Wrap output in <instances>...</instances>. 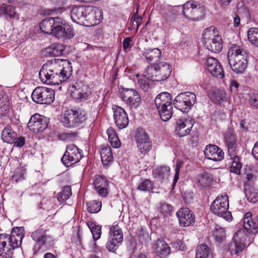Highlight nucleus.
I'll list each match as a JSON object with an SVG mask.
<instances>
[{
  "label": "nucleus",
  "instance_id": "10",
  "mask_svg": "<svg viewBox=\"0 0 258 258\" xmlns=\"http://www.w3.org/2000/svg\"><path fill=\"white\" fill-rule=\"evenodd\" d=\"M182 14L189 20L199 21L205 16V8L195 2L188 1L182 6Z\"/></svg>",
  "mask_w": 258,
  "mask_h": 258
},
{
  "label": "nucleus",
  "instance_id": "27",
  "mask_svg": "<svg viewBox=\"0 0 258 258\" xmlns=\"http://www.w3.org/2000/svg\"><path fill=\"white\" fill-rule=\"evenodd\" d=\"M224 139L228 153L237 152V140L234 130L228 128L224 134Z\"/></svg>",
  "mask_w": 258,
  "mask_h": 258
},
{
  "label": "nucleus",
  "instance_id": "6",
  "mask_svg": "<svg viewBox=\"0 0 258 258\" xmlns=\"http://www.w3.org/2000/svg\"><path fill=\"white\" fill-rule=\"evenodd\" d=\"M155 103L161 119L169 120L172 116V98L170 93L162 92L156 97Z\"/></svg>",
  "mask_w": 258,
  "mask_h": 258
},
{
  "label": "nucleus",
  "instance_id": "34",
  "mask_svg": "<svg viewBox=\"0 0 258 258\" xmlns=\"http://www.w3.org/2000/svg\"><path fill=\"white\" fill-rule=\"evenodd\" d=\"M101 161L104 166H108L113 161L112 150L110 147L106 146L102 148L100 151Z\"/></svg>",
  "mask_w": 258,
  "mask_h": 258
},
{
  "label": "nucleus",
  "instance_id": "5",
  "mask_svg": "<svg viewBox=\"0 0 258 258\" xmlns=\"http://www.w3.org/2000/svg\"><path fill=\"white\" fill-rule=\"evenodd\" d=\"M172 72L171 67L166 62L154 63L147 67L144 77L153 81H161L167 79Z\"/></svg>",
  "mask_w": 258,
  "mask_h": 258
},
{
  "label": "nucleus",
  "instance_id": "18",
  "mask_svg": "<svg viewBox=\"0 0 258 258\" xmlns=\"http://www.w3.org/2000/svg\"><path fill=\"white\" fill-rule=\"evenodd\" d=\"M47 126V118L38 113L32 115L28 123L29 130L35 133L42 132Z\"/></svg>",
  "mask_w": 258,
  "mask_h": 258
},
{
  "label": "nucleus",
  "instance_id": "48",
  "mask_svg": "<svg viewBox=\"0 0 258 258\" xmlns=\"http://www.w3.org/2000/svg\"><path fill=\"white\" fill-rule=\"evenodd\" d=\"M245 196L249 202L255 203L258 201V190L257 189L251 188L246 190Z\"/></svg>",
  "mask_w": 258,
  "mask_h": 258
},
{
  "label": "nucleus",
  "instance_id": "39",
  "mask_svg": "<svg viewBox=\"0 0 258 258\" xmlns=\"http://www.w3.org/2000/svg\"><path fill=\"white\" fill-rule=\"evenodd\" d=\"M145 57L149 62L157 61L161 55V52L158 48L148 49L145 52Z\"/></svg>",
  "mask_w": 258,
  "mask_h": 258
},
{
  "label": "nucleus",
  "instance_id": "60",
  "mask_svg": "<svg viewBox=\"0 0 258 258\" xmlns=\"http://www.w3.org/2000/svg\"><path fill=\"white\" fill-rule=\"evenodd\" d=\"M240 24V19L239 17L236 15L233 18V24L234 27H238Z\"/></svg>",
  "mask_w": 258,
  "mask_h": 258
},
{
  "label": "nucleus",
  "instance_id": "43",
  "mask_svg": "<svg viewBox=\"0 0 258 258\" xmlns=\"http://www.w3.org/2000/svg\"><path fill=\"white\" fill-rule=\"evenodd\" d=\"M247 37L253 45L258 47V28H250L247 32Z\"/></svg>",
  "mask_w": 258,
  "mask_h": 258
},
{
  "label": "nucleus",
  "instance_id": "47",
  "mask_svg": "<svg viewBox=\"0 0 258 258\" xmlns=\"http://www.w3.org/2000/svg\"><path fill=\"white\" fill-rule=\"evenodd\" d=\"M10 109V103L6 96L0 98V111L3 114H7Z\"/></svg>",
  "mask_w": 258,
  "mask_h": 258
},
{
  "label": "nucleus",
  "instance_id": "12",
  "mask_svg": "<svg viewBox=\"0 0 258 258\" xmlns=\"http://www.w3.org/2000/svg\"><path fill=\"white\" fill-rule=\"evenodd\" d=\"M196 101V95L190 92L178 94L174 99V107L182 112H187Z\"/></svg>",
  "mask_w": 258,
  "mask_h": 258
},
{
  "label": "nucleus",
  "instance_id": "30",
  "mask_svg": "<svg viewBox=\"0 0 258 258\" xmlns=\"http://www.w3.org/2000/svg\"><path fill=\"white\" fill-rule=\"evenodd\" d=\"M240 233V232H237L234 233L233 237V241L230 243L229 245V249L231 251L234 249L235 254L237 255H238L244 248V243L239 239V235Z\"/></svg>",
  "mask_w": 258,
  "mask_h": 258
},
{
  "label": "nucleus",
  "instance_id": "64",
  "mask_svg": "<svg viewBox=\"0 0 258 258\" xmlns=\"http://www.w3.org/2000/svg\"><path fill=\"white\" fill-rule=\"evenodd\" d=\"M232 0H221L223 7L228 6Z\"/></svg>",
  "mask_w": 258,
  "mask_h": 258
},
{
  "label": "nucleus",
  "instance_id": "2",
  "mask_svg": "<svg viewBox=\"0 0 258 258\" xmlns=\"http://www.w3.org/2000/svg\"><path fill=\"white\" fill-rule=\"evenodd\" d=\"M40 29L45 34L58 38L70 39L74 36L73 28L60 17L48 18L40 23Z\"/></svg>",
  "mask_w": 258,
  "mask_h": 258
},
{
  "label": "nucleus",
  "instance_id": "23",
  "mask_svg": "<svg viewBox=\"0 0 258 258\" xmlns=\"http://www.w3.org/2000/svg\"><path fill=\"white\" fill-rule=\"evenodd\" d=\"M71 95L76 99L84 101L91 95V91L88 86L82 83H77L72 87Z\"/></svg>",
  "mask_w": 258,
  "mask_h": 258
},
{
  "label": "nucleus",
  "instance_id": "53",
  "mask_svg": "<svg viewBox=\"0 0 258 258\" xmlns=\"http://www.w3.org/2000/svg\"><path fill=\"white\" fill-rule=\"evenodd\" d=\"M248 102L251 107L258 108V93H250L249 94Z\"/></svg>",
  "mask_w": 258,
  "mask_h": 258
},
{
  "label": "nucleus",
  "instance_id": "42",
  "mask_svg": "<svg viewBox=\"0 0 258 258\" xmlns=\"http://www.w3.org/2000/svg\"><path fill=\"white\" fill-rule=\"evenodd\" d=\"M210 253V249L208 246L205 244H202L197 247L196 258H206Z\"/></svg>",
  "mask_w": 258,
  "mask_h": 258
},
{
  "label": "nucleus",
  "instance_id": "9",
  "mask_svg": "<svg viewBox=\"0 0 258 258\" xmlns=\"http://www.w3.org/2000/svg\"><path fill=\"white\" fill-rule=\"evenodd\" d=\"M229 201L227 195L218 196L213 202L210 210L214 214L221 217L226 220L231 219L232 215L228 211Z\"/></svg>",
  "mask_w": 258,
  "mask_h": 258
},
{
  "label": "nucleus",
  "instance_id": "46",
  "mask_svg": "<svg viewBox=\"0 0 258 258\" xmlns=\"http://www.w3.org/2000/svg\"><path fill=\"white\" fill-rule=\"evenodd\" d=\"M72 195V189L70 186H64L59 193L57 200L59 202H64L69 199Z\"/></svg>",
  "mask_w": 258,
  "mask_h": 258
},
{
  "label": "nucleus",
  "instance_id": "13",
  "mask_svg": "<svg viewBox=\"0 0 258 258\" xmlns=\"http://www.w3.org/2000/svg\"><path fill=\"white\" fill-rule=\"evenodd\" d=\"M122 101L131 109H137L141 103V98L137 90L124 88L120 92Z\"/></svg>",
  "mask_w": 258,
  "mask_h": 258
},
{
  "label": "nucleus",
  "instance_id": "37",
  "mask_svg": "<svg viewBox=\"0 0 258 258\" xmlns=\"http://www.w3.org/2000/svg\"><path fill=\"white\" fill-rule=\"evenodd\" d=\"M110 238H112L116 241L122 242L123 240V233L121 229L118 225H115L111 226L110 228Z\"/></svg>",
  "mask_w": 258,
  "mask_h": 258
},
{
  "label": "nucleus",
  "instance_id": "63",
  "mask_svg": "<svg viewBox=\"0 0 258 258\" xmlns=\"http://www.w3.org/2000/svg\"><path fill=\"white\" fill-rule=\"evenodd\" d=\"M44 258H55V256L51 253L47 252L44 254Z\"/></svg>",
  "mask_w": 258,
  "mask_h": 258
},
{
  "label": "nucleus",
  "instance_id": "29",
  "mask_svg": "<svg viewBox=\"0 0 258 258\" xmlns=\"http://www.w3.org/2000/svg\"><path fill=\"white\" fill-rule=\"evenodd\" d=\"M75 118L74 110H67L64 111V113L62 114L61 116V122L66 127H75Z\"/></svg>",
  "mask_w": 258,
  "mask_h": 258
},
{
  "label": "nucleus",
  "instance_id": "32",
  "mask_svg": "<svg viewBox=\"0 0 258 258\" xmlns=\"http://www.w3.org/2000/svg\"><path fill=\"white\" fill-rule=\"evenodd\" d=\"M1 138L4 142L13 144L17 139V133L13 130L11 126L7 125L1 134Z\"/></svg>",
  "mask_w": 258,
  "mask_h": 258
},
{
  "label": "nucleus",
  "instance_id": "11",
  "mask_svg": "<svg viewBox=\"0 0 258 258\" xmlns=\"http://www.w3.org/2000/svg\"><path fill=\"white\" fill-rule=\"evenodd\" d=\"M54 98V91L49 88L38 87L32 93L33 101L38 104H50L53 102Z\"/></svg>",
  "mask_w": 258,
  "mask_h": 258
},
{
  "label": "nucleus",
  "instance_id": "15",
  "mask_svg": "<svg viewBox=\"0 0 258 258\" xmlns=\"http://www.w3.org/2000/svg\"><path fill=\"white\" fill-rule=\"evenodd\" d=\"M135 138L139 152L144 155L149 152L152 148V143L146 132L142 128H138Z\"/></svg>",
  "mask_w": 258,
  "mask_h": 258
},
{
  "label": "nucleus",
  "instance_id": "3",
  "mask_svg": "<svg viewBox=\"0 0 258 258\" xmlns=\"http://www.w3.org/2000/svg\"><path fill=\"white\" fill-rule=\"evenodd\" d=\"M23 237L22 227L14 228L11 235L0 234V255L3 258H11L13 250L21 245Z\"/></svg>",
  "mask_w": 258,
  "mask_h": 258
},
{
  "label": "nucleus",
  "instance_id": "31",
  "mask_svg": "<svg viewBox=\"0 0 258 258\" xmlns=\"http://www.w3.org/2000/svg\"><path fill=\"white\" fill-rule=\"evenodd\" d=\"M231 160V165L230 168V172L238 175L240 173V170L242 167V164L240 161L239 158L237 155V152L228 153Z\"/></svg>",
  "mask_w": 258,
  "mask_h": 258
},
{
  "label": "nucleus",
  "instance_id": "57",
  "mask_svg": "<svg viewBox=\"0 0 258 258\" xmlns=\"http://www.w3.org/2000/svg\"><path fill=\"white\" fill-rule=\"evenodd\" d=\"M13 143L14 144L15 146L21 147L25 145V139L23 137H20L18 138H17Z\"/></svg>",
  "mask_w": 258,
  "mask_h": 258
},
{
  "label": "nucleus",
  "instance_id": "49",
  "mask_svg": "<svg viewBox=\"0 0 258 258\" xmlns=\"http://www.w3.org/2000/svg\"><path fill=\"white\" fill-rule=\"evenodd\" d=\"M153 188V184L148 179H144L139 184L137 189L143 191L150 192Z\"/></svg>",
  "mask_w": 258,
  "mask_h": 258
},
{
  "label": "nucleus",
  "instance_id": "44",
  "mask_svg": "<svg viewBox=\"0 0 258 258\" xmlns=\"http://www.w3.org/2000/svg\"><path fill=\"white\" fill-rule=\"evenodd\" d=\"M159 211L164 216H168L171 214L172 210V207L166 203L161 202L157 207Z\"/></svg>",
  "mask_w": 258,
  "mask_h": 258
},
{
  "label": "nucleus",
  "instance_id": "28",
  "mask_svg": "<svg viewBox=\"0 0 258 258\" xmlns=\"http://www.w3.org/2000/svg\"><path fill=\"white\" fill-rule=\"evenodd\" d=\"M243 225L244 229L250 233H255L258 231V225L252 220L251 213L247 212L243 219Z\"/></svg>",
  "mask_w": 258,
  "mask_h": 258
},
{
  "label": "nucleus",
  "instance_id": "62",
  "mask_svg": "<svg viewBox=\"0 0 258 258\" xmlns=\"http://www.w3.org/2000/svg\"><path fill=\"white\" fill-rule=\"evenodd\" d=\"M231 89L233 87H234L235 88V89L236 90L238 87H239V84L236 81H232L231 83Z\"/></svg>",
  "mask_w": 258,
  "mask_h": 258
},
{
  "label": "nucleus",
  "instance_id": "35",
  "mask_svg": "<svg viewBox=\"0 0 258 258\" xmlns=\"http://www.w3.org/2000/svg\"><path fill=\"white\" fill-rule=\"evenodd\" d=\"M213 178L210 174L204 172L199 175L196 179V182L199 186L202 187L209 186L211 185Z\"/></svg>",
  "mask_w": 258,
  "mask_h": 258
},
{
  "label": "nucleus",
  "instance_id": "50",
  "mask_svg": "<svg viewBox=\"0 0 258 258\" xmlns=\"http://www.w3.org/2000/svg\"><path fill=\"white\" fill-rule=\"evenodd\" d=\"M154 172V174H157L160 178H164L169 176L170 168L168 166H161L157 168Z\"/></svg>",
  "mask_w": 258,
  "mask_h": 258
},
{
  "label": "nucleus",
  "instance_id": "40",
  "mask_svg": "<svg viewBox=\"0 0 258 258\" xmlns=\"http://www.w3.org/2000/svg\"><path fill=\"white\" fill-rule=\"evenodd\" d=\"M106 133L108 135V140L112 146L114 148L119 147L120 142L115 131L112 128H109L107 130Z\"/></svg>",
  "mask_w": 258,
  "mask_h": 258
},
{
  "label": "nucleus",
  "instance_id": "33",
  "mask_svg": "<svg viewBox=\"0 0 258 258\" xmlns=\"http://www.w3.org/2000/svg\"><path fill=\"white\" fill-rule=\"evenodd\" d=\"M64 46L59 43H53L45 49L46 54L50 56H60L62 54L64 51Z\"/></svg>",
  "mask_w": 258,
  "mask_h": 258
},
{
  "label": "nucleus",
  "instance_id": "19",
  "mask_svg": "<svg viewBox=\"0 0 258 258\" xmlns=\"http://www.w3.org/2000/svg\"><path fill=\"white\" fill-rule=\"evenodd\" d=\"M179 225L182 227H188L194 224L195 215L188 208H181L176 212Z\"/></svg>",
  "mask_w": 258,
  "mask_h": 258
},
{
  "label": "nucleus",
  "instance_id": "36",
  "mask_svg": "<svg viewBox=\"0 0 258 258\" xmlns=\"http://www.w3.org/2000/svg\"><path fill=\"white\" fill-rule=\"evenodd\" d=\"M4 14L6 18H15L17 17V13L15 8L11 5L3 4L0 7V16Z\"/></svg>",
  "mask_w": 258,
  "mask_h": 258
},
{
  "label": "nucleus",
  "instance_id": "38",
  "mask_svg": "<svg viewBox=\"0 0 258 258\" xmlns=\"http://www.w3.org/2000/svg\"><path fill=\"white\" fill-rule=\"evenodd\" d=\"M87 225L91 231L94 240H98L101 235V227L92 221L87 222Z\"/></svg>",
  "mask_w": 258,
  "mask_h": 258
},
{
  "label": "nucleus",
  "instance_id": "14",
  "mask_svg": "<svg viewBox=\"0 0 258 258\" xmlns=\"http://www.w3.org/2000/svg\"><path fill=\"white\" fill-rule=\"evenodd\" d=\"M82 158L81 150L76 145L70 144L67 146L61 161L66 166L69 167L78 163Z\"/></svg>",
  "mask_w": 258,
  "mask_h": 258
},
{
  "label": "nucleus",
  "instance_id": "56",
  "mask_svg": "<svg viewBox=\"0 0 258 258\" xmlns=\"http://www.w3.org/2000/svg\"><path fill=\"white\" fill-rule=\"evenodd\" d=\"M138 83L140 88L144 91L148 90L149 87V85L146 80L143 78H140L138 80Z\"/></svg>",
  "mask_w": 258,
  "mask_h": 258
},
{
  "label": "nucleus",
  "instance_id": "4",
  "mask_svg": "<svg viewBox=\"0 0 258 258\" xmlns=\"http://www.w3.org/2000/svg\"><path fill=\"white\" fill-rule=\"evenodd\" d=\"M229 63L232 70L237 74L243 73L247 67V54L240 46L232 44L227 53Z\"/></svg>",
  "mask_w": 258,
  "mask_h": 258
},
{
  "label": "nucleus",
  "instance_id": "17",
  "mask_svg": "<svg viewBox=\"0 0 258 258\" xmlns=\"http://www.w3.org/2000/svg\"><path fill=\"white\" fill-rule=\"evenodd\" d=\"M103 19V12L101 9L93 6H87L85 15V22L88 25L99 24Z\"/></svg>",
  "mask_w": 258,
  "mask_h": 258
},
{
  "label": "nucleus",
  "instance_id": "59",
  "mask_svg": "<svg viewBox=\"0 0 258 258\" xmlns=\"http://www.w3.org/2000/svg\"><path fill=\"white\" fill-rule=\"evenodd\" d=\"M252 154L254 158L258 160V141L255 144L252 149Z\"/></svg>",
  "mask_w": 258,
  "mask_h": 258
},
{
  "label": "nucleus",
  "instance_id": "22",
  "mask_svg": "<svg viewBox=\"0 0 258 258\" xmlns=\"http://www.w3.org/2000/svg\"><path fill=\"white\" fill-rule=\"evenodd\" d=\"M207 70L215 77L222 79L224 76L223 68L220 62L213 57H208L206 62Z\"/></svg>",
  "mask_w": 258,
  "mask_h": 258
},
{
  "label": "nucleus",
  "instance_id": "25",
  "mask_svg": "<svg viewBox=\"0 0 258 258\" xmlns=\"http://www.w3.org/2000/svg\"><path fill=\"white\" fill-rule=\"evenodd\" d=\"M94 185L96 192L100 197H107L109 190V181L106 178L100 175L96 176Z\"/></svg>",
  "mask_w": 258,
  "mask_h": 258
},
{
  "label": "nucleus",
  "instance_id": "61",
  "mask_svg": "<svg viewBox=\"0 0 258 258\" xmlns=\"http://www.w3.org/2000/svg\"><path fill=\"white\" fill-rule=\"evenodd\" d=\"M240 128L244 131H246L248 127L246 125V122L244 120H241L240 121Z\"/></svg>",
  "mask_w": 258,
  "mask_h": 258
},
{
  "label": "nucleus",
  "instance_id": "51",
  "mask_svg": "<svg viewBox=\"0 0 258 258\" xmlns=\"http://www.w3.org/2000/svg\"><path fill=\"white\" fill-rule=\"evenodd\" d=\"M214 236L217 242L219 243L223 242L226 238L225 230L224 228L221 227L216 228L214 232Z\"/></svg>",
  "mask_w": 258,
  "mask_h": 258
},
{
  "label": "nucleus",
  "instance_id": "52",
  "mask_svg": "<svg viewBox=\"0 0 258 258\" xmlns=\"http://www.w3.org/2000/svg\"><path fill=\"white\" fill-rule=\"evenodd\" d=\"M120 243L121 242L109 237V240L106 244V247L109 251L114 252Z\"/></svg>",
  "mask_w": 258,
  "mask_h": 258
},
{
  "label": "nucleus",
  "instance_id": "7",
  "mask_svg": "<svg viewBox=\"0 0 258 258\" xmlns=\"http://www.w3.org/2000/svg\"><path fill=\"white\" fill-rule=\"evenodd\" d=\"M214 27H210L205 29L203 33V42L209 51L220 52L223 48L221 37L216 33Z\"/></svg>",
  "mask_w": 258,
  "mask_h": 258
},
{
  "label": "nucleus",
  "instance_id": "55",
  "mask_svg": "<svg viewBox=\"0 0 258 258\" xmlns=\"http://www.w3.org/2000/svg\"><path fill=\"white\" fill-rule=\"evenodd\" d=\"M138 10L137 9L136 12L135 13L131 19V21H134L136 23V31H137L139 28L140 26L142 23V18L138 15Z\"/></svg>",
  "mask_w": 258,
  "mask_h": 258
},
{
  "label": "nucleus",
  "instance_id": "58",
  "mask_svg": "<svg viewBox=\"0 0 258 258\" xmlns=\"http://www.w3.org/2000/svg\"><path fill=\"white\" fill-rule=\"evenodd\" d=\"M131 39L130 38L128 37L125 38L123 41V47L124 50H126L127 49L131 48Z\"/></svg>",
  "mask_w": 258,
  "mask_h": 258
},
{
  "label": "nucleus",
  "instance_id": "16",
  "mask_svg": "<svg viewBox=\"0 0 258 258\" xmlns=\"http://www.w3.org/2000/svg\"><path fill=\"white\" fill-rule=\"evenodd\" d=\"M194 124V120L190 118L182 117L176 122L175 134L179 137H184L189 135Z\"/></svg>",
  "mask_w": 258,
  "mask_h": 258
},
{
  "label": "nucleus",
  "instance_id": "20",
  "mask_svg": "<svg viewBox=\"0 0 258 258\" xmlns=\"http://www.w3.org/2000/svg\"><path fill=\"white\" fill-rule=\"evenodd\" d=\"M152 250L160 258H166L171 252V248L164 240L158 239L152 243Z\"/></svg>",
  "mask_w": 258,
  "mask_h": 258
},
{
  "label": "nucleus",
  "instance_id": "24",
  "mask_svg": "<svg viewBox=\"0 0 258 258\" xmlns=\"http://www.w3.org/2000/svg\"><path fill=\"white\" fill-rule=\"evenodd\" d=\"M205 157L214 161H220L224 159V153L223 150L215 145L206 146L204 150Z\"/></svg>",
  "mask_w": 258,
  "mask_h": 258
},
{
  "label": "nucleus",
  "instance_id": "45",
  "mask_svg": "<svg viewBox=\"0 0 258 258\" xmlns=\"http://www.w3.org/2000/svg\"><path fill=\"white\" fill-rule=\"evenodd\" d=\"M74 120L75 121V127L84 122L87 119L86 113L85 111L77 110H74Z\"/></svg>",
  "mask_w": 258,
  "mask_h": 258
},
{
  "label": "nucleus",
  "instance_id": "54",
  "mask_svg": "<svg viewBox=\"0 0 258 258\" xmlns=\"http://www.w3.org/2000/svg\"><path fill=\"white\" fill-rule=\"evenodd\" d=\"M182 162L180 160H177L176 164L175 166V173L174 175V179H173V182L172 183V186L174 187L177 181L178 180L179 178V174L180 172V168L181 167Z\"/></svg>",
  "mask_w": 258,
  "mask_h": 258
},
{
  "label": "nucleus",
  "instance_id": "8",
  "mask_svg": "<svg viewBox=\"0 0 258 258\" xmlns=\"http://www.w3.org/2000/svg\"><path fill=\"white\" fill-rule=\"evenodd\" d=\"M31 237L36 242L33 250L34 254L38 253L44 245H51L53 242V237L48 234V230L43 226H40L31 234Z\"/></svg>",
  "mask_w": 258,
  "mask_h": 258
},
{
  "label": "nucleus",
  "instance_id": "21",
  "mask_svg": "<svg viewBox=\"0 0 258 258\" xmlns=\"http://www.w3.org/2000/svg\"><path fill=\"white\" fill-rule=\"evenodd\" d=\"M113 117L116 126L120 129L125 128L128 124V118L124 109L120 106L113 105Z\"/></svg>",
  "mask_w": 258,
  "mask_h": 258
},
{
  "label": "nucleus",
  "instance_id": "41",
  "mask_svg": "<svg viewBox=\"0 0 258 258\" xmlns=\"http://www.w3.org/2000/svg\"><path fill=\"white\" fill-rule=\"evenodd\" d=\"M88 211L91 213H97L101 209L102 203L99 201L93 200L87 203Z\"/></svg>",
  "mask_w": 258,
  "mask_h": 258
},
{
  "label": "nucleus",
  "instance_id": "26",
  "mask_svg": "<svg viewBox=\"0 0 258 258\" xmlns=\"http://www.w3.org/2000/svg\"><path fill=\"white\" fill-rule=\"evenodd\" d=\"M87 7L84 6L74 7L70 12L72 21L81 25H87L85 22Z\"/></svg>",
  "mask_w": 258,
  "mask_h": 258
},
{
  "label": "nucleus",
  "instance_id": "1",
  "mask_svg": "<svg viewBox=\"0 0 258 258\" xmlns=\"http://www.w3.org/2000/svg\"><path fill=\"white\" fill-rule=\"evenodd\" d=\"M42 83L48 85H58L68 79L70 74L64 67L57 62L48 63L43 65L39 73Z\"/></svg>",
  "mask_w": 258,
  "mask_h": 258
}]
</instances>
